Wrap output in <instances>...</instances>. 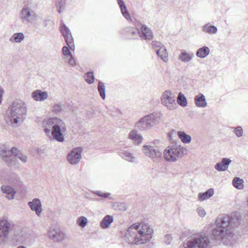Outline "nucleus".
<instances>
[{"instance_id":"obj_46","label":"nucleus","mask_w":248,"mask_h":248,"mask_svg":"<svg viewBox=\"0 0 248 248\" xmlns=\"http://www.w3.org/2000/svg\"><path fill=\"white\" fill-rule=\"evenodd\" d=\"M172 240V236L170 234H166L164 238V242L166 245H170Z\"/></svg>"},{"instance_id":"obj_34","label":"nucleus","mask_w":248,"mask_h":248,"mask_svg":"<svg viewBox=\"0 0 248 248\" xmlns=\"http://www.w3.org/2000/svg\"><path fill=\"white\" fill-rule=\"evenodd\" d=\"M232 183L233 186L238 189H242L244 188V181L239 177H234Z\"/></svg>"},{"instance_id":"obj_55","label":"nucleus","mask_w":248,"mask_h":248,"mask_svg":"<svg viewBox=\"0 0 248 248\" xmlns=\"http://www.w3.org/2000/svg\"><path fill=\"white\" fill-rule=\"evenodd\" d=\"M247 202V205H248V198Z\"/></svg>"},{"instance_id":"obj_35","label":"nucleus","mask_w":248,"mask_h":248,"mask_svg":"<svg viewBox=\"0 0 248 248\" xmlns=\"http://www.w3.org/2000/svg\"><path fill=\"white\" fill-rule=\"evenodd\" d=\"M178 104L183 107H186L187 104V99L182 93H179L177 97Z\"/></svg>"},{"instance_id":"obj_22","label":"nucleus","mask_w":248,"mask_h":248,"mask_svg":"<svg viewBox=\"0 0 248 248\" xmlns=\"http://www.w3.org/2000/svg\"><path fill=\"white\" fill-rule=\"evenodd\" d=\"M194 57L193 52H187L185 50H182L179 55V59L183 62H187L191 61Z\"/></svg>"},{"instance_id":"obj_40","label":"nucleus","mask_w":248,"mask_h":248,"mask_svg":"<svg viewBox=\"0 0 248 248\" xmlns=\"http://www.w3.org/2000/svg\"><path fill=\"white\" fill-rule=\"evenodd\" d=\"M62 110V107L59 104H55L52 108V111L56 114L60 113Z\"/></svg>"},{"instance_id":"obj_3","label":"nucleus","mask_w":248,"mask_h":248,"mask_svg":"<svg viewBox=\"0 0 248 248\" xmlns=\"http://www.w3.org/2000/svg\"><path fill=\"white\" fill-rule=\"evenodd\" d=\"M27 112L26 104L21 100H15L6 111L5 121L7 125L13 127H17L21 124Z\"/></svg>"},{"instance_id":"obj_41","label":"nucleus","mask_w":248,"mask_h":248,"mask_svg":"<svg viewBox=\"0 0 248 248\" xmlns=\"http://www.w3.org/2000/svg\"><path fill=\"white\" fill-rule=\"evenodd\" d=\"M65 59L68 61V64H69L70 66L72 67H75L76 66V60L73 55L69 57L68 58Z\"/></svg>"},{"instance_id":"obj_11","label":"nucleus","mask_w":248,"mask_h":248,"mask_svg":"<svg viewBox=\"0 0 248 248\" xmlns=\"http://www.w3.org/2000/svg\"><path fill=\"white\" fill-rule=\"evenodd\" d=\"M161 103L169 110L174 109L177 106L175 102V95L170 91H165L161 98Z\"/></svg>"},{"instance_id":"obj_9","label":"nucleus","mask_w":248,"mask_h":248,"mask_svg":"<svg viewBox=\"0 0 248 248\" xmlns=\"http://www.w3.org/2000/svg\"><path fill=\"white\" fill-rule=\"evenodd\" d=\"M66 131V128L64 123L62 120L58 122V124L53 126L51 130V135L53 139L59 142H63L64 140V134Z\"/></svg>"},{"instance_id":"obj_16","label":"nucleus","mask_w":248,"mask_h":248,"mask_svg":"<svg viewBox=\"0 0 248 248\" xmlns=\"http://www.w3.org/2000/svg\"><path fill=\"white\" fill-rule=\"evenodd\" d=\"M28 204L31 209L34 211L38 217L40 216L42 209L41 202L39 199H33L32 201L28 202Z\"/></svg>"},{"instance_id":"obj_6","label":"nucleus","mask_w":248,"mask_h":248,"mask_svg":"<svg viewBox=\"0 0 248 248\" xmlns=\"http://www.w3.org/2000/svg\"><path fill=\"white\" fill-rule=\"evenodd\" d=\"M125 31L133 39H136L140 36L142 39L151 40L153 38V32L145 25L141 27V32L137 29L133 27H127L125 28Z\"/></svg>"},{"instance_id":"obj_24","label":"nucleus","mask_w":248,"mask_h":248,"mask_svg":"<svg viewBox=\"0 0 248 248\" xmlns=\"http://www.w3.org/2000/svg\"><path fill=\"white\" fill-rule=\"evenodd\" d=\"M119 6L121 9L122 15L127 20L131 19V16L128 11L127 8L123 0H117Z\"/></svg>"},{"instance_id":"obj_47","label":"nucleus","mask_w":248,"mask_h":248,"mask_svg":"<svg viewBox=\"0 0 248 248\" xmlns=\"http://www.w3.org/2000/svg\"><path fill=\"white\" fill-rule=\"evenodd\" d=\"M197 212L199 215L202 217H203L206 215V212L204 209L202 207H199L197 209Z\"/></svg>"},{"instance_id":"obj_4","label":"nucleus","mask_w":248,"mask_h":248,"mask_svg":"<svg viewBox=\"0 0 248 248\" xmlns=\"http://www.w3.org/2000/svg\"><path fill=\"white\" fill-rule=\"evenodd\" d=\"M211 242L208 237L201 233L192 235L186 243V248H208L211 246Z\"/></svg>"},{"instance_id":"obj_42","label":"nucleus","mask_w":248,"mask_h":248,"mask_svg":"<svg viewBox=\"0 0 248 248\" xmlns=\"http://www.w3.org/2000/svg\"><path fill=\"white\" fill-rule=\"evenodd\" d=\"M64 5V0H58L57 2L56 3V6L57 8V11L59 13H61L62 12V9Z\"/></svg>"},{"instance_id":"obj_50","label":"nucleus","mask_w":248,"mask_h":248,"mask_svg":"<svg viewBox=\"0 0 248 248\" xmlns=\"http://www.w3.org/2000/svg\"><path fill=\"white\" fill-rule=\"evenodd\" d=\"M97 194L99 195L100 197H104V198H108V197L110 194L109 193H101L100 192H98L97 193Z\"/></svg>"},{"instance_id":"obj_20","label":"nucleus","mask_w":248,"mask_h":248,"mask_svg":"<svg viewBox=\"0 0 248 248\" xmlns=\"http://www.w3.org/2000/svg\"><path fill=\"white\" fill-rule=\"evenodd\" d=\"M0 189L3 193L6 194V198L8 200H11L14 199L16 192L13 187L9 186H2Z\"/></svg>"},{"instance_id":"obj_45","label":"nucleus","mask_w":248,"mask_h":248,"mask_svg":"<svg viewBox=\"0 0 248 248\" xmlns=\"http://www.w3.org/2000/svg\"><path fill=\"white\" fill-rule=\"evenodd\" d=\"M10 153L11 154H12L13 155L16 157L18 155H19L21 153L20 151L16 147H13L11 149Z\"/></svg>"},{"instance_id":"obj_17","label":"nucleus","mask_w":248,"mask_h":248,"mask_svg":"<svg viewBox=\"0 0 248 248\" xmlns=\"http://www.w3.org/2000/svg\"><path fill=\"white\" fill-rule=\"evenodd\" d=\"M0 157L2 161L8 165H12L13 160V156L11 154L10 151L6 149H0Z\"/></svg>"},{"instance_id":"obj_49","label":"nucleus","mask_w":248,"mask_h":248,"mask_svg":"<svg viewBox=\"0 0 248 248\" xmlns=\"http://www.w3.org/2000/svg\"><path fill=\"white\" fill-rule=\"evenodd\" d=\"M117 206L120 210L125 211L127 209V207L124 203L119 202L117 203Z\"/></svg>"},{"instance_id":"obj_1","label":"nucleus","mask_w":248,"mask_h":248,"mask_svg":"<svg viewBox=\"0 0 248 248\" xmlns=\"http://www.w3.org/2000/svg\"><path fill=\"white\" fill-rule=\"evenodd\" d=\"M239 224L238 218L232 217L228 215L217 218L211 233L212 241L208 237L211 244L208 248H211L221 242L226 245L231 243L234 235V228ZM202 234L205 235L203 233ZM206 235L209 237L207 234Z\"/></svg>"},{"instance_id":"obj_38","label":"nucleus","mask_w":248,"mask_h":248,"mask_svg":"<svg viewBox=\"0 0 248 248\" xmlns=\"http://www.w3.org/2000/svg\"><path fill=\"white\" fill-rule=\"evenodd\" d=\"M71 50L69 46H63L62 48V51L63 55L64 56L65 59H67L69 58V57L72 56L73 54H72V52L70 50Z\"/></svg>"},{"instance_id":"obj_15","label":"nucleus","mask_w":248,"mask_h":248,"mask_svg":"<svg viewBox=\"0 0 248 248\" xmlns=\"http://www.w3.org/2000/svg\"><path fill=\"white\" fill-rule=\"evenodd\" d=\"M60 120L57 118H53L44 120L42 123V126L44 128L45 132L48 135L51 133V129H53V126L58 124Z\"/></svg>"},{"instance_id":"obj_8","label":"nucleus","mask_w":248,"mask_h":248,"mask_svg":"<svg viewBox=\"0 0 248 248\" xmlns=\"http://www.w3.org/2000/svg\"><path fill=\"white\" fill-rule=\"evenodd\" d=\"M142 150L145 155L151 158L154 162H157L161 159L162 153L157 146L144 145Z\"/></svg>"},{"instance_id":"obj_19","label":"nucleus","mask_w":248,"mask_h":248,"mask_svg":"<svg viewBox=\"0 0 248 248\" xmlns=\"http://www.w3.org/2000/svg\"><path fill=\"white\" fill-rule=\"evenodd\" d=\"M232 160L227 158H223L221 161L217 162L215 166V168L218 171L226 170L231 163Z\"/></svg>"},{"instance_id":"obj_28","label":"nucleus","mask_w":248,"mask_h":248,"mask_svg":"<svg viewBox=\"0 0 248 248\" xmlns=\"http://www.w3.org/2000/svg\"><path fill=\"white\" fill-rule=\"evenodd\" d=\"M209 48L207 46H204L197 50L196 55L199 58H204L209 54Z\"/></svg>"},{"instance_id":"obj_7","label":"nucleus","mask_w":248,"mask_h":248,"mask_svg":"<svg viewBox=\"0 0 248 248\" xmlns=\"http://www.w3.org/2000/svg\"><path fill=\"white\" fill-rule=\"evenodd\" d=\"M156 115V113H152L141 118L135 125L136 129L145 130L153 126L159 120Z\"/></svg>"},{"instance_id":"obj_21","label":"nucleus","mask_w":248,"mask_h":248,"mask_svg":"<svg viewBox=\"0 0 248 248\" xmlns=\"http://www.w3.org/2000/svg\"><path fill=\"white\" fill-rule=\"evenodd\" d=\"M195 105L198 107L204 108L207 106V102L204 95L202 93H199L194 97Z\"/></svg>"},{"instance_id":"obj_18","label":"nucleus","mask_w":248,"mask_h":248,"mask_svg":"<svg viewBox=\"0 0 248 248\" xmlns=\"http://www.w3.org/2000/svg\"><path fill=\"white\" fill-rule=\"evenodd\" d=\"M31 96L36 101H44L48 98V95L46 91L37 90L32 93Z\"/></svg>"},{"instance_id":"obj_43","label":"nucleus","mask_w":248,"mask_h":248,"mask_svg":"<svg viewBox=\"0 0 248 248\" xmlns=\"http://www.w3.org/2000/svg\"><path fill=\"white\" fill-rule=\"evenodd\" d=\"M234 132L237 137H241L243 136V129L241 126L236 127Z\"/></svg>"},{"instance_id":"obj_39","label":"nucleus","mask_w":248,"mask_h":248,"mask_svg":"<svg viewBox=\"0 0 248 248\" xmlns=\"http://www.w3.org/2000/svg\"><path fill=\"white\" fill-rule=\"evenodd\" d=\"M88 219L86 217L81 216L78 217V225L84 228L87 224Z\"/></svg>"},{"instance_id":"obj_54","label":"nucleus","mask_w":248,"mask_h":248,"mask_svg":"<svg viewBox=\"0 0 248 248\" xmlns=\"http://www.w3.org/2000/svg\"><path fill=\"white\" fill-rule=\"evenodd\" d=\"M90 113L94 114V112L93 111H89L88 113V115H90Z\"/></svg>"},{"instance_id":"obj_29","label":"nucleus","mask_w":248,"mask_h":248,"mask_svg":"<svg viewBox=\"0 0 248 248\" xmlns=\"http://www.w3.org/2000/svg\"><path fill=\"white\" fill-rule=\"evenodd\" d=\"M120 155L123 158L129 162H136V158L133 155L128 152L123 151L120 152Z\"/></svg>"},{"instance_id":"obj_32","label":"nucleus","mask_w":248,"mask_h":248,"mask_svg":"<svg viewBox=\"0 0 248 248\" xmlns=\"http://www.w3.org/2000/svg\"><path fill=\"white\" fill-rule=\"evenodd\" d=\"M129 139L133 140L134 142L137 144H140L142 142V138L139 134H137L135 131H132L129 134Z\"/></svg>"},{"instance_id":"obj_31","label":"nucleus","mask_w":248,"mask_h":248,"mask_svg":"<svg viewBox=\"0 0 248 248\" xmlns=\"http://www.w3.org/2000/svg\"><path fill=\"white\" fill-rule=\"evenodd\" d=\"M177 135L182 142L184 143H189L191 140V136L186 134L184 131H178Z\"/></svg>"},{"instance_id":"obj_36","label":"nucleus","mask_w":248,"mask_h":248,"mask_svg":"<svg viewBox=\"0 0 248 248\" xmlns=\"http://www.w3.org/2000/svg\"><path fill=\"white\" fill-rule=\"evenodd\" d=\"M98 90L100 96L104 100L106 98L105 86L104 83L100 81L98 83Z\"/></svg>"},{"instance_id":"obj_33","label":"nucleus","mask_w":248,"mask_h":248,"mask_svg":"<svg viewBox=\"0 0 248 248\" xmlns=\"http://www.w3.org/2000/svg\"><path fill=\"white\" fill-rule=\"evenodd\" d=\"M202 31L209 34H215L217 32V28L216 26L208 23L203 27Z\"/></svg>"},{"instance_id":"obj_25","label":"nucleus","mask_w":248,"mask_h":248,"mask_svg":"<svg viewBox=\"0 0 248 248\" xmlns=\"http://www.w3.org/2000/svg\"><path fill=\"white\" fill-rule=\"evenodd\" d=\"M155 52L157 56L161 59L164 62L168 61V54L166 47L163 46L160 48L155 50Z\"/></svg>"},{"instance_id":"obj_51","label":"nucleus","mask_w":248,"mask_h":248,"mask_svg":"<svg viewBox=\"0 0 248 248\" xmlns=\"http://www.w3.org/2000/svg\"><path fill=\"white\" fill-rule=\"evenodd\" d=\"M3 90L2 87H0V104L1 103L2 97L3 96Z\"/></svg>"},{"instance_id":"obj_23","label":"nucleus","mask_w":248,"mask_h":248,"mask_svg":"<svg viewBox=\"0 0 248 248\" xmlns=\"http://www.w3.org/2000/svg\"><path fill=\"white\" fill-rule=\"evenodd\" d=\"M67 160L72 165L78 163V148H74L68 155Z\"/></svg>"},{"instance_id":"obj_12","label":"nucleus","mask_w":248,"mask_h":248,"mask_svg":"<svg viewBox=\"0 0 248 248\" xmlns=\"http://www.w3.org/2000/svg\"><path fill=\"white\" fill-rule=\"evenodd\" d=\"M47 236L54 242H61L65 239V234L59 228L51 225L48 230Z\"/></svg>"},{"instance_id":"obj_37","label":"nucleus","mask_w":248,"mask_h":248,"mask_svg":"<svg viewBox=\"0 0 248 248\" xmlns=\"http://www.w3.org/2000/svg\"><path fill=\"white\" fill-rule=\"evenodd\" d=\"M84 78L88 83L90 84L93 83L94 79L93 73L92 71L87 72L84 76Z\"/></svg>"},{"instance_id":"obj_53","label":"nucleus","mask_w":248,"mask_h":248,"mask_svg":"<svg viewBox=\"0 0 248 248\" xmlns=\"http://www.w3.org/2000/svg\"><path fill=\"white\" fill-rule=\"evenodd\" d=\"M17 248H26L24 246H21L18 247Z\"/></svg>"},{"instance_id":"obj_2","label":"nucleus","mask_w":248,"mask_h":248,"mask_svg":"<svg viewBox=\"0 0 248 248\" xmlns=\"http://www.w3.org/2000/svg\"><path fill=\"white\" fill-rule=\"evenodd\" d=\"M140 225L133 224L130 226L124 236V240L130 244H142L149 241L152 237L153 230L149 226L144 225L140 229Z\"/></svg>"},{"instance_id":"obj_30","label":"nucleus","mask_w":248,"mask_h":248,"mask_svg":"<svg viewBox=\"0 0 248 248\" xmlns=\"http://www.w3.org/2000/svg\"><path fill=\"white\" fill-rule=\"evenodd\" d=\"M214 193L213 188H210L204 193H200L199 194V199L203 201L211 197Z\"/></svg>"},{"instance_id":"obj_52","label":"nucleus","mask_w":248,"mask_h":248,"mask_svg":"<svg viewBox=\"0 0 248 248\" xmlns=\"http://www.w3.org/2000/svg\"><path fill=\"white\" fill-rule=\"evenodd\" d=\"M82 149L80 147H78V162L79 161V160L80 159V158H81V153L82 152Z\"/></svg>"},{"instance_id":"obj_27","label":"nucleus","mask_w":248,"mask_h":248,"mask_svg":"<svg viewBox=\"0 0 248 248\" xmlns=\"http://www.w3.org/2000/svg\"><path fill=\"white\" fill-rule=\"evenodd\" d=\"M25 36L22 32L15 33L9 39L12 43H20L24 40Z\"/></svg>"},{"instance_id":"obj_48","label":"nucleus","mask_w":248,"mask_h":248,"mask_svg":"<svg viewBox=\"0 0 248 248\" xmlns=\"http://www.w3.org/2000/svg\"><path fill=\"white\" fill-rule=\"evenodd\" d=\"M17 157L19 158L23 163H26L27 161V156L25 155H23L22 153L18 155Z\"/></svg>"},{"instance_id":"obj_5","label":"nucleus","mask_w":248,"mask_h":248,"mask_svg":"<svg viewBox=\"0 0 248 248\" xmlns=\"http://www.w3.org/2000/svg\"><path fill=\"white\" fill-rule=\"evenodd\" d=\"M187 149L180 146L174 145L164 151V158L168 161L175 162L187 154Z\"/></svg>"},{"instance_id":"obj_26","label":"nucleus","mask_w":248,"mask_h":248,"mask_svg":"<svg viewBox=\"0 0 248 248\" xmlns=\"http://www.w3.org/2000/svg\"><path fill=\"white\" fill-rule=\"evenodd\" d=\"M113 217L110 215L106 216L100 222V226L102 229H108L113 222Z\"/></svg>"},{"instance_id":"obj_13","label":"nucleus","mask_w":248,"mask_h":248,"mask_svg":"<svg viewBox=\"0 0 248 248\" xmlns=\"http://www.w3.org/2000/svg\"><path fill=\"white\" fill-rule=\"evenodd\" d=\"M14 227L15 225L7 220H0V244L4 241L9 232Z\"/></svg>"},{"instance_id":"obj_14","label":"nucleus","mask_w":248,"mask_h":248,"mask_svg":"<svg viewBox=\"0 0 248 248\" xmlns=\"http://www.w3.org/2000/svg\"><path fill=\"white\" fill-rule=\"evenodd\" d=\"M60 31L67 45L71 50H74L75 46L73 43V38L72 36L71 32L69 28L63 23H62L60 26Z\"/></svg>"},{"instance_id":"obj_44","label":"nucleus","mask_w":248,"mask_h":248,"mask_svg":"<svg viewBox=\"0 0 248 248\" xmlns=\"http://www.w3.org/2000/svg\"><path fill=\"white\" fill-rule=\"evenodd\" d=\"M164 45H162L160 42L157 41H153L152 42V46L153 48L156 50L157 49L160 48V47L163 46Z\"/></svg>"},{"instance_id":"obj_10","label":"nucleus","mask_w":248,"mask_h":248,"mask_svg":"<svg viewBox=\"0 0 248 248\" xmlns=\"http://www.w3.org/2000/svg\"><path fill=\"white\" fill-rule=\"evenodd\" d=\"M38 17L36 12L28 5H25L21 10L20 19L23 22L31 23Z\"/></svg>"}]
</instances>
